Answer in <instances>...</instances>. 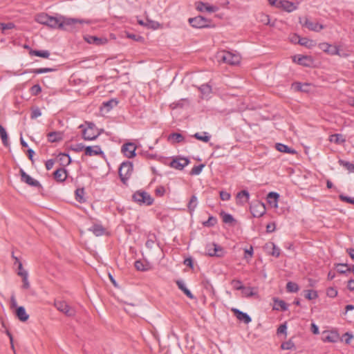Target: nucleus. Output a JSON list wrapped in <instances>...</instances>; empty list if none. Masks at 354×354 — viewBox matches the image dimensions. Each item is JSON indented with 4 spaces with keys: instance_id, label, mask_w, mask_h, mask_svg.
<instances>
[{
    "instance_id": "f257e3e1",
    "label": "nucleus",
    "mask_w": 354,
    "mask_h": 354,
    "mask_svg": "<svg viewBox=\"0 0 354 354\" xmlns=\"http://www.w3.org/2000/svg\"><path fill=\"white\" fill-rule=\"evenodd\" d=\"M83 23H88L82 19H76L73 18H67L62 15H57V23L55 29H61L66 31H75L77 26V24H82Z\"/></svg>"
},
{
    "instance_id": "f03ea898",
    "label": "nucleus",
    "mask_w": 354,
    "mask_h": 354,
    "mask_svg": "<svg viewBox=\"0 0 354 354\" xmlns=\"http://www.w3.org/2000/svg\"><path fill=\"white\" fill-rule=\"evenodd\" d=\"M216 57L219 62L230 65H236L241 61V57L239 54L232 53L230 51H221L217 54Z\"/></svg>"
},
{
    "instance_id": "7ed1b4c3",
    "label": "nucleus",
    "mask_w": 354,
    "mask_h": 354,
    "mask_svg": "<svg viewBox=\"0 0 354 354\" xmlns=\"http://www.w3.org/2000/svg\"><path fill=\"white\" fill-rule=\"evenodd\" d=\"M35 21L41 24L55 29L57 23V16L52 17L46 13H40L36 15Z\"/></svg>"
},
{
    "instance_id": "20e7f679",
    "label": "nucleus",
    "mask_w": 354,
    "mask_h": 354,
    "mask_svg": "<svg viewBox=\"0 0 354 354\" xmlns=\"http://www.w3.org/2000/svg\"><path fill=\"white\" fill-rule=\"evenodd\" d=\"M132 198L133 201L139 205H151L153 202L151 196L147 192L142 190L136 192L133 194Z\"/></svg>"
},
{
    "instance_id": "39448f33",
    "label": "nucleus",
    "mask_w": 354,
    "mask_h": 354,
    "mask_svg": "<svg viewBox=\"0 0 354 354\" xmlns=\"http://www.w3.org/2000/svg\"><path fill=\"white\" fill-rule=\"evenodd\" d=\"M133 171V165L129 162H122L119 168V176L123 183H126Z\"/></svg>"
},
{
    "instance_id": "423d86ee",
    "label": "nucleus",
    "mask_w": 354,
    "mask_h": 354,
    "mask_svg": "<svg viewBox=\"0 0 354 354\" xmlns=\"http://www.w3.org/2000/svg\"><path fill=\"white\" fill-rule=\"evenodd\" d=\"M55 308L68 317H73L75 315V310L69 306L65 301H55Z\"/></svg>"
},
{
    "instance_id": "0eeeda50",
    "label": "nucleus",
    "mask_w": 354,
    "mask_h": 354,
    "mask_svg": "<svg viewBox=\"0 0 354 354\" xmlns=\"http://www.w3.org/2000/svg\"><path fill=\"white\" fill-rule=\"evenodd\" d=\"M207 254L210 257H221L224 255L223 248L214 243H209L205 247Z\"/></svg>"
},
{
    "instance_id": "6e6552de",
    "label": "nucleus",
    "mask_w": 354,
    "mask_h": 354,
    "mask_svg": "<svg viewBox=\"0 0 354 354\" xmlns=\"http://www.w3.org/2000/svg\"><path fill=\"white\" fill-rule=\"evenodd\" d=\"M189 22L192 27L196 28H203L209 26L208 20L202 16L189 18Z\"/></svg>"
},
{
    "instance_id": "1a4fd4ad",
    "label": "nucleus",
    "mask_w": 354,
    "mask_h": 354,
    "mask_svg": "<svg viewBox=\"0 0 354 354\" xmlns=\"http://www.w3.org/2000/svg\"><path fill=\"white\" fill-rule=\"evenodd\" d=\"M250 211L254 217H261L266 213V207L263 203L257 202L250 206Z\"/></svg>"
},
{
    "instance_id": "9d476101",
    "label": "nucleus",
    "mask_w": 354,
    "mask_h": 354,
    "mask_svg": "<svg viewBox=\"0 0 354 354\" xmlns=\"http://www.w3.org/2000/svg\"><path fill=\"white\" fill-rule=\"evenodd\" d=\"M21 174V180L22 182L28 184L30 186L35 187H41V185L39 182L37 180L31 178L28 174H27L22 169H20Z\"/></svg>"
},
{
    "instance_id": "9b49d317",
    "label": "nucleus",
    "mask_w": 354,
    "mask_h": 354,
    "mask_svg": "<svg viewBox=\"0 0 354 354\" xmlns=\"http://www.w3.org/2000/svg\"><path fill=\"white\" fill-rule=\"evenodd\" d=\"M79 128L83 129L82 137L85 140H94L100 135V132H95L88 128H84V124H80Z\"/></svg>"
},
{
    "instance_id": "f8f14e48",
    "label": "nucleus",
    "mask_w": 354,
    "mask_h": 354,
    "mask_svg": "<svg viewBox=\"0 0 354 354\" xmlns=\"http://www.w3.org/2000/svg\"><path fill=\"white\" fill-rule=\"evenodd\" d=\"M136 146L132 142L126 143L122 147V151L129 158H132L136 156Z\"/></svg>"
},
{
    "instance_id": "ddd939ff",
    "label": "nucleus",
    "mask_w": 354,
    "mask_h": 354,
    "mask_svg": "<svg viewBox=\"0 0 354 354\" xmlns=\"http://www.w3.org/2000/svg\"><path fill=\"white\" fill-rule=\"evenodd\" d=\"M319 48L324 52L331 55H335V54H339V49L338 48L337 46H333L332 45L326 42L319 44Z\"/></svg>"
},
{
    "instance_id": "4468645a",
    "label": "nucleus",
    "mask_w": 354,
    "mask_h": 354,
    "mask_svg": "<svg viewBox=\"0 0 354 354\" xmlns=\"http://www.w3.org/2000/svg\"><path fill=\"white\" fill-rule=\"evenodd\" d=\"M189 163V159L186 158H178L170 162V166L174 169L182 170Z\"/></svg>"
},
{
    "instance_id": "2eb2a0df",
    "label": "nucleus",
    "mask_w": 354,
    "mask_h": 354,
    "mask_svg": "<svg viewBox=\"0 0 354 354\" xmlns=\"http://www.w3.org/2000/svg\"><path fill=\"white\" fill-rule=\"evenodd\" d=\"M279 8H281L283 10L291 12L297 9V6L299 3H294L287 0H280L279 1Z\"/></svg>"
},
{
    "instance_id": "dca6fc26",
    "label": "nucleus",
    "mask_w": 354,
    "mask_h": 354,
    "mask_svg": "<svg viewBox=\"0 0 354 354\" xmlns=\"http://www.w3.org/2000/svg\"><path fill=\"white\" fill-rule=\"evenodd\" d=\"M85 155L88 156L104 155V152L102 151L101 147L98 145L93 147L88 146L85 147Z\"/></svg>"
},
{
    "instance_id": "f3484780",
    "label": "nucleus",
    "mask_w": 354,
    "mask_h": 354,
    "mask_svg": "<svg viewBox=\"0 0 354 354\" xmlns=\"http://www.w3.org/2000/svg\"><path fill=\"white\" fill-rule=\"evenodd\" d=\"M303 25L308 28L309 30L315 32H319L324 28V26L322 24H319L317 22H313L308 19H305Z\"/></svg>"
},
{
    "instance_id": "a211bd4d",
    "label": "nucleus",
    "mask_w": 354,
    "mask_h": 354,
    "mask_svg": "<svg viewBox=\"0 0 354 354\" xmlns=\"http://www.w3.org/2000/svg\"><path fill=\"white\" fill-rule=\"evenodd\" d=\"M232 310L236 318L239 320L243 322L245 324H249L252 321L250 317L247 313H245L238 309H233Z\"/></svg>"
},
{
    "instance_id": "6ab92c4d",
    "label": "nucleus",
    "mask_w": 354,
    "mask_h": 354,
    "mask_svg": "<svg viewBox=\"0 0 354 354\" xmlns=\"http://www.w3.org/2000/svg\"><path fill=\"white\" fill-rule=\"evenodd\" d=\"M279 198V194L276 192H270L267 196V199H268V203L272 207H275V208L278 207Z\"/></svg>"
},
{
    "instance_id": "aec40b11",
    "label": "nucleus",
    "mask_w": 354,
    "mask_h": 354,
    "mask_svg": "<svg viewBox=\"0 0 354 354\" xmlns=\"http://www.w3.org/2000/svg\"><path fill=\"white\" fill-rule=\"evenodd\" d=\"M67 177L66 171L64 168L57 169L54 172V178L56 180L59 182H63L66 180Z\"/></svg>"
},
{
    "instance_id": "412c9836",
    "label": "nucleus",
    "mask_w": 354,
    "mask_h": 354,
    "mask_svg": "<svg viewBox=\"0 0 354 354\" xmlns=\"http://www.w3.org/2000/svg\"><path fill=\"white\" fill-rule=\"evenodd\" d=\"M273 301H274V306H273L274 310H281L282 311H286V310H288V306L284 301L279 299L278 298H274Z\"/></svg>"
},
{
    "instance_id": "4be33fe9",
    "label": "nucleus",
    "mask_w": 354,
    "mask_h": 354,
    "mask_svg": "<svg viewBox=\"0 0 354 354\" xmlns=\"http://www.w3.org/2000/svg\"><path fill=\"white\" fill-rule=\"evenodd\" d=\"M197 10L199 11L206 10L209 12H214L218 10V8L213 6H208L203 2H198L196 6Z\"/></svg>"
},
{
    "instance_id": "5701e85b",
    "label": "nucleus",
    "mask_w": 354,
    "mask_h": 354,
    "mask_svg": "<svg viewBox=\"0 0 354 354\" xmlns=\"http://www.w3.org/2000/svg\"><path fill=\"white\" fill-rule=\"evenodd\" d=\"M328 140L337 145H342L346 142V138L342 134L335 133L330 136Z\"/></svg>"
},
{
    "instance_id": "b1692460",
    "label": "nucleus",
    "mask_w": 354,
    "mask_h": 354,
    "mask_svg": "<svg viewBox=\"0 0 354 354\" xmlns=\"http://www.w3.org/2000/svg\"><path fill=\"white\" fill-rule=\"evenodd\" d=\"M16 315L21 322H26L29 318V315L26 313V310L23 306H19L17 308Z\"/></svg>"
},
{
    "instance_id": "393cba45",
    "label": "nucleus",
    "mask_w": 354,
    "mask_h": 354,
    "mask_svg": "<svg viewBox=\"0 0 354 354\" xmlns=\"http://www.w3.org/2000/svg\"><path fill=\"white\" fill-rule=\"evenodd\" d=\"M47 137L49 142H56L62 140V133L59 131H53L48 133Z\"/></svg>"
},
{
    "instance_id": "a878e982",
    "label": "nucleus",
    "mask_w": 354,
    "mask_h": 354,
    "mask_svg": "<svg viewBox=\"0 0 354 354\" xmlns=\"http://www.w3.org/2000/svg\"><path fill=\"white\" fill-rule=\"evenodd\" d=\"M294 88L297 91H301L304 93H308L310 91V84L304 83L301 84L300 82H296L292 84Z\"/></svg>"
},
{
    "instance_id": "bb28decb",
    "label": "nucleus",
    "mask_w": 354,
    "mask_h": 354,
    "mask_svg": "<svg viewBox=\"0 0 354 354\" xmlns=\"http://www.w3.org/2000/svg\"><path fill=\"white\" fill-rule=\"evenodd\" d=\"M84 39L89 44H95L100 45L106 41L105 39L97 37L95 36L86 35L84 37Z\"/></svg>"
},
{
    "instance_id": "cd10ccee",
    "label": "nucleus",
    "mask_w": 354,
    "mask_h": 354,
    "mask_svg": "<svg viewBox=\"0 0 354 354\" xmlns=\"http://www.w3.org/2000/svg\"><path fill=\"white\" fill-rule=\"evenodd\" d=\"M276 149L280 152L286 153H290V154H295L296 153V151L292 148H290L286 145L281 144V143H277L276 144Z\"/></svg>"
},
{
    "instance_id": "c85d7f7f",
    "label": "nucleus",
    "mask_w": 354,
    "mask_h": 354,
    "mask_svg": "<svg viewBox=\"0 0 354 354\" xmlns=\"http://www.w3.org/2000/svg\"><path fill=\"white\" fill-rule=\"evenodd\" d=\"M238 203L243 204L248 201L250 198L249 192L246 190H242L236 195Z\"/></svg>"
},
{
    "instance_id": "c756f323",
    "label": "nucleus",
    "mask_w": 354,
    "mask_h": 354,
    "mask_svg": "<svg viewBox=\"0 0 354 354\" xmlns=\"http://www.w3.org/2000/svg\"><path fill=\"white\" fill-rule=\"evenodd\" d=\"M176 285L178 286V288L182 290L189 298L193 299L194 295L191 292V291L186 287L184 282L181 280L176 281Z\"/></svg>"
},
{
    "instance_id": "7c9ffc66",
    "label": "nucleus",
    "mask_w": 354,
    "mask_h": 354,
    "mask_svg": "<svg viewBox=\"0 0 354 354\" xmlns=\"http://www.w3.org/2000/svg\"><path fill=\"white\" fill-rule=\"evenodd\" d=\"M184 137L179 133H171L168 137V140L173 143H180L184 141Z\"/></svg>"
},
{
    "instance_id": "2f4dec72",
    "label": "nucleus",
    "mask_w": 354,
    "mask_h": 354,
    "mask_svg": "<svg viewBox=\"0 0 354 354\" xmlns=\"http://www.w3.org/2000/svg\"><path fill=\"white\" fill-rule=\"evenodd\" d=\"M196 139L203 141L204 142H208L210 140L211 136L207 132L196 133L193 136Z\"/></svg>"
},
{
    "instance_id": "473e14b6",
    "label": "nucleus",
    "mask_w": 354,
    "mask_h": 354,
    "mask_svg": "<svg viewBox=\"0 0 354 354\" xmlns=\"http://www.w3.org/2000/svg\"><path fill=\"white\" fill-rule=\"evenodd\" d=\"M197 205H198L197 197L195 195H193L191 197L190 201L187 205L188 210L191 214L194 212L196 207H197Z\"/></svg>"
},
{
    "instance_id": "72a5a7b5",
    "label": "nucleus",
    "mask_w": 354,
    "mask_h": 354,
    "mask_svg": "<svg viewBox=\"0 0 354 354\" xmlns=\"http://www.w3.org/2000/svg\"><path fill=\"white\" fill-rule=\"evenodd\" d=\"M57 158L62 166L68 165L71 162V157L66 153H59Z\"/></svg>"
},
{
    "instance_id": "f704fd0d",
    "label": "nucleus",
    "mask_w": 354,
    "mask_h": 354,
    "mask_svg": "<svg viewBox=\"0 0 354 354\" xmlns=\"http://www.w3.org/2000/svg\"><path fill=\"white\" fill-rule=\"evenodd\" d=\"M257 19L259 22L263 23V24L270 25L272 26H274L273 24H270V17L268 15L261 12L258 14Z\"/></svg>"
},
{
    "instance_id": "c9c22d12",
    "label": "nucleus",
    "mask_w": 354,
    "mask_h": 354,
    "mask_svg": "<svg viewBox=\"0 0 354 354\" xmlns=\"http://www.w3.org/2000/svg\"><path fill=\"white\" fill-rule=\"evenodd\" d=\"M55 69L52 68H35V69H31L30 71H26L23 73V74L26 73H32L35 74H41V73H45L48 72L54 71Z\"/></svg>"
},
{
    "instance_id": "e433bc0d",
    "label": "nucleus",
    "mask_w": 354,
    "mask_h": 354,
    "mask_svg": "<svg viewBox=\"0 0 354 354\" xmlns=\"http://www.w3.org/2000/svg\"><path fill=\"white\" fill-rule=\"evenodd\" d=\"M29 53L30 55L41 57L43 58H48L50 56V53L48 50H31Z\"/></svg>"
},
{
    "instance_id": "4c0bfd02",
    "label": "nucleus",
    "mask_w": 354,
    "mask_h": 354,
    "mask_svg": "<svg viewBox=\"0 0 354 354\" xmlns=\"http://www.w3.org/2000/svg\"><path fill=\"white\" fill-rule=\"evenodd\" d=\"M90 230L97 236H102L104 232V228L100 225H94Z\"/></svg>"
},
{
    "instance_id": "58836bf2",
    "label": "nucleus",
    "mask_w": 354,
    "mask_h": 354,
    "mask_svg": "<svg viewBox=\"0 0 354 354\" xmlns=\"http://www.w3.org/2000/svg\"><path fill=\"white\" fill-rule=\"evenodd\" d=\"M339 164L345 167L349 172H353L354 173V165L348 162L345 161L344 160L339 159L338 160Z\"/></svg>"
},
{
    "instance_id": "ea45409f",
    "label": "nucleus",
    "mask_w": 354,
    "mask_h": 354,
    "mask_svg": "<svg viewBox=\"0 0 354 354\" xmlns=\"http://www.w3.org/2000/svg\"><path fill=\"white\" fill-rule=\"evenodd\" d=\"M0 137L1 138L2 142L5 146H8V134L5 129V128L0 124Z\"/></svg>"
},
{
    "instance_id": "a19ab883",
    "label": "nucleus",
    "mask_w": 354,
    "mask_h": 354,
    "mask_svg": "<svg viewBox=\"0 0 354 354\" xmlns=\"http://www.w3.org/2000/svg\"><path fill=\"white\" fill-rule=\"evenodd\" d=\"M145 26L152 28L153 30H156L160 27V24L158 21H155L147 18Z\"/></svg>"
},
{
    "instance_id": "79ce46f5",
    "label": "nucleus",
    "mask_w": 354,
    "mask_h": 354,
    "mask_svg": "<svg viewBox=\"0 0 354 354\" xmlns=\"http://www.w3.org/2000/svg\"><path fill=\"white\" fill-rule=\"evenodd\" d=\"M19 276L22 277L23 285L22 288L28 289L30 288V283L28 279V272H20Z\"/></svg>"
},
{
    "instance_id": "37998d69",
    "label": "nucleus",
    "mask_w": 354,
    "mask_h": 354,
    "mask_svg": "<svg viewBox=\"0 0 354 354\" xmlns=\"http://www.w3.org/2000/svg\"><path fill=\"white\" fill-rule=\"evenodd\" d=\"M266 248H272V251L271 252V254L272 256L278 257L280 255V249L277 248L274 243H267Z\"/></svg>"
},
{
    "instance_id": "c03bdc74",
    "label": "nucleus",
    "mask_w": 354,
    "mask_h": 354,
    "mask_svg": "<svg viewBox=\"0 0 354 354\" xmlns=\"http://www.w3.org/2000/svg\"><path fill=\"white\" fill-rule=\"evenodd\" d=\"M84 189H77L75 190V198L80 203L85 202V198H84Z\"/></svg>"
},
{
    "instance_id": "a18cd8bd",
    "label": "nucleus",
    "mask_w": 354,
    "mask_h": 354,
    "mask_svg": "<svg viewBox=\"0 0 354 354\" xmlns=\"http://www.w3.org/2000/svg\"><path fill=\"white\" fill-rule=\"evenodd\" d=\"M305 298H306L308 300L315 299L318 297V294L317 291L313 290H308L305 291L304 295Z\"/></svg>"
},
{
    "instance_id": "49530a36",
    "label": "nucleus",
    "mask_w": 354,
    "mask_h": 354,
    "mask_svg": "<svg viewBox=\"0 0 354 354\" xmlns=\"http://www.w3.org/2000/svg\"><path fill=\"white\" fill-rule=\"evenodd\" d=\"M286 289L290 292H297L299 288L296 283L289 281L286 284Z\"/></svg>"
},
{
    "instance_id": "de8ad7c7",
    "label": "nucleus",
    "mask_w": 354,
    "mask_h": 354,
    "mask_svg": "<svg viewBox=\"0 0 354 354\" xmlns=\"http://www.w3.org/2000/svg\"><path fill=\"white\" fill-rule=\"evenodd\" d=\"M294 61L300 65L307 66L309 65L308 62L310 61V59L308 56H302L299 57L297 61L295 59Z\"/></svg>"
},
{
    "instance_id": "09e8293b",
    "label": "nucleus",
    "mask_w": 354,
    "mask_h": 354,
    "mask_svg": "<svg viewBox=\"0 0 354 354\" xmlns=\"http://www.w3.org/2000/svg\"><path fill=\"white\" fill-rule=\"evenodd\" d=\"M242 294L245 297H252L255 295V292L253 291V288L250 287H245L243 286L241 289Z\"/></svg>"
},
{
    "instance_id": "8fccbe9b",
    "label": "nucleus",
    "mask_w": 354,
    "mask_h": 354,
    "mask_svg": "<svg viewBox=\"0 0 354 354\" xmlns=\"http://www.w3.org/2000/svg\"><path fill=\"white\" fill-rule=\"evenodd\" d=\"M199 89L201 93L204 95H208L212 92V87L207 84H203L201 87H199Z\"/></svg>"
},
{
    "instance_id": "3c124183",
    "label": "nucleus",
    "mask_w": 354,
    "mask_h": 354,
    "mask_svg": "<svg viewBox=\"0 0 354 354\" xmlns=\"http://www.w3.org/2000/svg\"><path fill=\"white\" fill-rule=\"evenodd\" d=\"M204 167L205 165L203 164L194 166L190 171V175L195 176L200 174Z\"/></svg>"
},
{
    "instance_id": "603ef678",
    "label": "nucleus",
    "mask_w": 354,
    "mask_h": 354,
    "mask_svg": "<svg viewBox=\"0 0 354 354\" xmlns=\"http://www.w3.org/2000/svg\"><path fill=\"white\" fill-rule=\"evenodd\" d=\"M281 348L283 350H291L295 348V344L292 340H288L281 344Z\"/></svg>"
},
{
    "instance_id": "864d4df0",
    "label": "nucleus",
    "mask_w": 354,
    "mask_h": 354,
    "mask_svg": "<svg viewBox=\"0 0 354 354\" xmlns=\"http://www.w3.org/2000/svg\"><path fill=\"white\" fill-rule=\"evenodd\" d=\"M337 271L341 274H344L346 272H351V268L347 264L339 263L337 265Z\"/></svg>"
},
{
    "instance_id": "5fc2aeb1",
    "label": "nucleus",
    "mask_w": 354,
    "mask_h": 354,
    "mask_svg": "<svg viewBox=\"0 0 354 354\" xmlns=\"http://www.w3.org/2000/svg\"><path fill=\"white\" fill-rule=\"evenodd\" d=\"M339 339V336L336 333H330L325 337V340L329 342H336Z\"/></svg>"
},
{
    "instance_id": "6e6d98bb",
    "label": "nucleus",
    "mask_w": 354,
    "mask_h": 354,
    "mask_svg": "<svg viewBox=\"0 0 354 354\" xmlns=\"http://www.w3.org/2000/svg\"><path fill=\"white\" fill-rule=\"evenodd\" d=\"M221 215L223 216V221L225 223H232L234 221L233 216L230 214L222 213Z\"/></svg>"
},
{
    "instance_id": "4d7b16f0",
    "label": "nucleus",
    "mask_w": 354,
    "mask_h": 354,
    "mask_svg": "<svg viewBox=\"0 0 354 354\" xmlns=\"http://www.w3.org/2000/svg\"><path fill=\"white\" fill-rule=\"evenodd\" d=\"M135 268L138 271H146L147 270V268L144 265L142 261L138 260L135 262Z\"/></svg>"
},
{
    "instance_id": "13d9d810",
    "label": "nucleus",
    "mask_w": 354,
    "mask_h": 354,
    "mask_svg": "<svg viewBox=\"0 0 354 354\" xmlns=\"http://www.w3.org/2000/svg\"><path fill=\"white\" fill-rule=\"evenodd\" d=\"M326 295L329 297L334 298L337 295V290L333 287H330L326 290Z\"/></svg>"
},
{
    "instance_id": "bf43d9fd",
    "label": "nucleus",
    "mask_w": 354,
    "mask_h": 354,
    "mask_svg": "<svg viewBox=\"0 0 354 354\" xmlns=\"http://www.w3.org/2000/svg\"><path fill=\"white\" fill-rule=\"evenodd\" d=\"M15 27V25L12 22H9L7 24L2 23L1 32L3 34H6V30L12 29Z\"/></svg>"
},
{
    "instance_id": "052dcab7",
    "label": "nucleus",
    "mask_w": 354,
    "mask_h": 354,
    "mask_svg": "<svg viewBox=\"0 0 354 354\" xmlns=\"http://www.w3.org/2000/svg\"><path fill=\"white\" fill-rule=\"evenodd\" d=\"M231 284H232V287L235 290H241V289L243 287V286L242 285L241 281H239V280L234 279V280L232 281Z\"/></svg>"
},
{
    "instance_id": "680f3d73",
    "label": "nucleus",
    "mask_w": 354,
    "mask_h": 354,
    "mask_svg": "<svg viewBox=\"0 0 354 354\" xmlns=\"http://www.w3.org/2000/svg\"><path fill=\"white\" fill-rule=\"evenodd\" d=\"M216 223V218L212 216H209L208 220L203 222L205 226H214Z\"/></svg>"
},
{
    "instance_id": "e2e57ef3",
    "label": "nucleus",
    "mask_w": 354,
    "mask_h": 354,
    "mask_svg": "<svg viewBox=\"0 0 354 354\" xmlns=\"http://www.w3.org/2000/svg\"><path fill=\"white\" fill-rule=\"evenodd\" d=\"M104 106L105 107H108V110L113 108V106H116L118 104V101L115 100H111L106 102H104Z\"/></svg>"
},
{
    "instance_id": "0e129e2a",
    "label": "nucleus",
    "mask_w": 354,
    "mask_h": 354,
    "mask_svg": "<svg viewBox=\"0 0 354 354\" xmlns=\"http://www.w3.org/2000/svg\"><path fill=\"white\" fill-rule=\"evenodd\" d=\"M41 115V112L39 108H35L32 110L30 118L35 119Z\"/></svg>"
},
{
    "instance_id": "69168bd1",
    "label": "nucleus",
    "mask_w": 354,
    "mask_h": 354,
    "mask_svg": "<svg viewBox=\"0 0 354 354\" xmlns=\"http://www.w3.org/2000/svg\"><path fill=\"white\" fill-rule=\"evenodd\" d=\"M339 198L342 201L346 202L351 204H354V198L344 195H339Z\"/></svg>"
},
{
    "instance_id": "338daca9",
    "label": "nucleus",
    "mask_w": 354,
    "mask_h": 354,
    "mask_svg": "<svg viewBox=\"0 0 354 354\" xmlns=\"http://www.w3.org/2000/svg\"><path fill=\"white\" fill-rule=\"evenodd\" d=\"M287 326L286 324H283L279 326L277 328V334H286V335Z\"/></svg>"
},
{
    "instance_id": "774afa93",
    "label": "nucleus",
    "mask_w": 354,
    "mask_h": 354,
    "mask_svg": "<svg viewBox=\"0 0 354 354\" xmlns=\"http://www.w3.org/2000/svg\"><path fill=\"white\" fill-rule=\"evenodd\" d=\"M155 192L157 196H162L165 192V189L162 186H159L156 187Z\"/></svg>"
}]
</instances>
